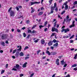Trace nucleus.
<instances>
[{
  "label": "nucleus",
  "mask_w": 77,
  "mask_h": 77,
  "mask_svg": "<svg viewBox=\"0 0 77 77\" xmlns=\"http://www.w3.org/2000/svg\"><path fill=\"white\" fill-rule=\"evenodd\" d=\"M56 21L54 23V26L52 27L51 30V31L52 32H58V29L56 28H55V27L56 26Z\"/></svg>",
  "instance_id": "nucleus-1"
},
{
  "label": "nucleus",
  "mask_w": 77,
  "mask_h": 77,
  "mask_svg": "<svg viewBox=\"0 0 77 77\" xmlns=\"http://www.w3.org/2000/svg\"><path fill=\"white\" fill-rule=\"evenodd\" d=\"M15 12L13 11H11L10 13V17H14L15 16Z\"/></svg>",
  "instance_id": "nucleus-2"
},
{
  "label": "nucleus",
  "mask_w": 77,
  "mask_h": 77,
  "mask_svg": "<svg viewBox=\"0 0 77 77\" xmlns=\"http://www.w3.org/2000/svg\"><path fill=\"white\" fill-rule=\"evenodd\" d=\"M75 21L73 20L72 22V25L69 26L70 28H72V27H74L75 26Z\"/></svg>",
  "instance_id": "nucleus-3"
},
{
  "label": "nucleus",
  "mask_w": 77,
  "mask_h": 77,
  "mask_svg": "<svg viewBox=\"0 0 77 77\" xmlns=\"http://www.w3.org/2000/svg\"><path fill=\"white\" fill-rule=\"evenodd\" d=\"M15 68H17V69H21V67L20 66V65L18 64H17L16 65V66H14Z\"/></svg>",
  "instance_id": "nucleus-4"
},
{
  "label": "nucleus",
  "mask_w": 77,
  "mask_h": 77,
  "mask_svg": "<svg viewBox=\"0 0 77 77\" xmlns=\"http://www.w3.org/2000/svg\"><path fill=\"white\" fill-rule=\"evenodd\" d=\"M2 38L3 39H6V38H7V36L6 35H5V34H3L2 36Z\"/></svg>",
  "instance_id": "nucleus-5"
},
{
  "label": "nucleus",
  "mask_w": 77,
  "mask_h": 77,
  "mask_svg": "<svg viewBox=\"0 0 77 77\" xmlns=\"http://www.w3.org/2000/svg\"><path fill=\"white\" fill-rule=\"evenodd\" d=\"M65 21H66V23H68V22L69 21V15H68L66 17Z\"/></svg>",
  "instance_id": "nucleus-6"
},
{
  "label": "nucleus",
  "mask_w": 77,
  "mask_h": 77,
  "mask_svg": "<svg viewBox=\"0 0 77 77\" xmlns=\"http://www.w3.org/2000/svg\"><path fill=\"white\" fill-rule=\"evenodd\" d=\"M27 62H25L23 65V68H26L27 66Z\"/></svg>",
  "instance_id": "nucleus-7"
},
{
  "label": "nucleus",
  "mask_w": 77,
  "mask_h": 77,
  "mask_svg": "<svg viewBox=\"0 0 77 77\" xmlns=\"http://www.w3.org/2000/svg\"><path fill=\"white\" fill-rule=\"evenodd\" d=\"M59 59H57L56 60V63L57 64V65H59Z\"/></svg>",
  "instance_id": "nucleus-8"
},
{
  "label": "nucleus",
  "mask_w": 77,
  "mask_h": 77,
  "mask_svg": "<svg viewBox=\"0 0 77 77\" xmlns=\"http://www.w3.org/2000/svg\"><path fill=\"white\" fill-rule=\"evenodd\" d=\"M48 44L49 46H51V45H52V44H53V42L52 41H50L49 42Z\"/></svg>",
  "instance_id": "nucleus-9"
},
{
  "label": "nucleus",
  "mask_w": 77,
  "mask_h": 77,
  "mask_svg": "<svg viewBox=\"0 0 77 77\" xmlns=\"http://www.w3.org/2000/svg\"><path fill=\"white\" fill-rule=\"evenodd\" d=\"M41 43L42 44H45V40L44 39L41 40Z\"/></svg>",
  "instance_id": "nucleus-10"
},
{
  "label": "nucleus",
  "mask_w": 77,
  "mask_h": 77,
  "mask_svg": "<svg viewBox=\"0 0 77 77\" xmlns=\"http://www.w3.org/2000/svg\"><path fill=\"white\" fill-rule=\"evenodd\" d=\"M58 45V43L57 42L54 45L53 47H57Z\"/></svg>",
  "instance_id": "nucleus-11"
},
{
  "label": "nucleus",
  "mask_w": 77,
  "mask_h": 77,
  "mask_svg": "<svg viewBox=\"0 0 77 77\" xmlns=\"http://www.w3.org/2000/svg\"><path fill=\"white\" fill-rule=\"evenodd\" d=\"M69 29L68 28L67 29H65L64 32L67 33V32H69Z\"/></svg>",
  "instance_id": "nucleus-12"
},
{
  "label": "nucleus",
  "mask_w": 77,
  "mask_h": 77,
  "mask_svg": "<svg viewBox=\"0 0 77 77\" xmlns=\"http://www.w3.org/2000/svg\"><path fill=\"white\" fill-rule=\"evenodd\" d=\"M19 55L20 56H24V53H23V52H21L20 53Z\"/></svg>",
  "instance_id": "nucleus-13"
},
{
  "label": "nucleus",
  "mask_w": 77,
  "mask_h": 77,
  "mask_svg": "<svg viewBox=\"0 0 77 77\" xmlns=\"http://www.w3.org/2000/svg\"><path fill=\"white\" fill-rule=\"evenodd\" d=\"M31 6H32V5H35V4H36V2H31Z\"/></svg>",
  "instance_id": "nucleus-14"
},
{
  "label": "nucleus",
  "mask_w": 77,
  "mask_h": 77,
  "mask_svg": "<svg viewBox=\"0 0 77 77\" xmlns=\"http://www.w3.org/2000/svg\"><path fill=\"white\" fill-rule=\"evenodd\" d=\"M43 14V12L41 11L38 13V15H42Z\"/></svg>",
  "instance_id": "nucleus-15"
},
{
  "label": "nucleus",
  "mask_w": 77,
  "mask_h": 77,
  "mask_svg": "<svg viewBox=\"0 0 77 77\" xmlns=\"http://www.w3.org/2000/svg\"><path fill=\"white\" fill-rule=\"evenodd\" d=\"M52 55H55L57 54L56 52H51Z\"/></svg>",
  "instance_id": "nucleus-16"
},
{
  "label": "nucleus",
  "mask_w": 77,
  "mask_h": 77,
  "mask_svg": "<svg viewBox=\"0 0 77 77\" xmlns=\"http://www.w3.org/2000/svg\"><path fill=\"white\" fill-rule=\"evenodd\" d=\"M67 9H68V5H65V10H67Z\"/></svg>",
  "instance_id": "nucleus-17"
},
{
  "label": "nucleus",
  "mask_w": 77,
  "mask_h": 77,
  "mask_svg": "<svg viewBox=\"0 0 77 77\" xmlns=\"http://www.w3.org/2000/svg\"><path fill=\"white\" fill-rule=\"evenodd\" d=\"M46 53H47L49 55H51V53L48 51H46Z\"/></svg>",
  "instance_id": "nucleus-18"
},
{
  "label": "nucleus",
  "mask_w": 77,
  "mask_h": 77,
  "mask_svg": "<svg viewBox=\"0 0 77 77\" xmlns=\"http://www.w3.org/2000/svg\"><path fill=\"white\" fill-rule=\"evenodd\" d=\"M61 63L62 65H63L65 64V63L64 62V61H61Z\"/></svg>",
  "instance_id": "nucleus-19"
},
{
  "label": "nucleus",
  "mask_w": 77,
  "mask_h": 77,
  "mask_svg": "<svg viewBox=\"0 0 77 77\" xmlns=\"http://www.w3.org/2000/svg\"><path fill=\"white\" fill-rule=\"evenodd\" d=\"M28 33H32V30H31L30 29H28Z\"/></svg>",
  "instance_id": "nucleus-20"
},
{
  "label": "nucleus",
  "mask_w": 77,
  "mask_h": 77,
  "mask_svg": "<svg viewBox=\"0 0 77 77\" xmlns=\"http://www.w3.org/2000/svg\"><path fill=\"white\" fill-rule=\"evenodd\" d=\"M54 8H55L54 7V6H53V7H51V11H54Z\"/></svg>",
  "instance_id": "nucleus-21"
},
{
  "label": "nucleus",
  "mask_w": 77,
  "mask_h": 77,
  "mask_svg": "<svg viewBox=\"0 0 77 77\" xmlns=\"http://www.w3.org/2000/svg\"><path fill=\"white\" fill-rule=\"evenodd\" d=\"M36 33V31L35 30H33L31 32V33Z\"/></svg>",
  "instance_id": "nucleus-22"
},
{
  "label": "nucleus",
  "mask_w": 77,
  "mask_h": 77,
  "mask_svg": "<svg viewBox=\"0 0 77 77\" xmlns=\"http://www.w3.org/2000/svg\"><path fill=\"white\" fill-rule=\"evenodd\" d=\"M5 70H2L1 72V74H3L5 72Z\"/></svg>",
  "instance_id": "nucleus-23"
},
{
  "label": "nucleus",
  "mask_w": 77,
  "mask_h": 77,
  "mask_svg": "<svg viewBox=\"0 0 77 77\" xmlns=\"http://www.w3.org/2000/svg\"><path fill=\"white\" fill-rule=\"evenodd\" d=\"M52 42H54V43H56V42H57V40H56V39H54L53 40V41H52Z\"/></svg>",
  "instance_id": "nucleus-24"
},
{
  "label": "nucleus",
  "mask_w": 77,
  "mask_h": 77,
  "mask_svg": "<svg viewBox=\"0 0 77 77\" xmlns=\"http://www.w3.org/2000/svg\"><path fill=\"white\" fill-rule=\"evenodd\" d=\"M74 37V35H73L71 36L70 38H69V39H71L72 38H73Z\"/></svg>",
  "instance_id": "nucleus-25"
},
{
  "label": "nucleus",
  "mask_w": 77,
  "mask_h": 77,
  "mask_svg": "<svg viewBox=\"0 0 77 77\" xmlns=\"http://www.w3.org/2000/svg\"><path fill=\"white\" fill-rule=\"evenodd\" d=\"M37 26V25H35L33 26L32 28V29H34V28L36 27Z\"/></svg>",
  "instance_id": "nucleus-26"
},
{
  "label": "nucleus",
  "mask_w": 77,
  "mask_h": 77,
  "mask_svg": "<svg viewBox=\"0 0 77 77\" xmlns=\"http://www.w3.org/2000/svg\"><path fill=\"white\" fill-rule=\"evenodd\" d=\"M72 67H75V66H77V64H75L72 66Z\"/></svg>",
  "instance_id": "nucleus-27"
},
{
  "label": "nucleus",
  "mask_w": 77,
  "mask_h": 77,
  "mask_svg": "<svg viewBox=\"0 0 77 77\" xmlns=\"http://www.w3.org/2000/svg\"><path fill=\"white\" fill-rule=\"evenodd\" d=\"M39 41V39H37L36 40H35L34 41V42H38Z\"/></svg>",
  "instance_id": "nucleus-28"
},
{
  "label": "nucleus",
  "mask_w": 77,
  "mask_h": 77,
  "mask_svg": "<svg viewBox=\"0 0 77 77\" xmlns=\"http://www.w3.org/2000/svg\"><path fill=\"white\" fill-rule=\"evenodd\" d=\"M67 4H68V1H67L66 2H65L64 3V5H65V6H66V5H67Z\"/></svg>",
  "instance_id": "nucleus-29"
},
{
  "label": "nucleus",
  "mask_w": 77,
  "mask_h": 77,
  "mask_svg": "<svg viewBox=\"0 0 77 77\" xmlns=\"http://www.w3.org/2000/svg\"><path fill=\"white\" fill-rule=\"evenodd\" d=\"M28 48H29V47L26 46L24 49V50H27V49H28Z\"/></svg>",
  "instance_id": "nucleus-30"
},
{
  "label": "nucleus",
  "mask_w": 77,
  "mask_h": 77,
  "mask_svg": "<svg viewBox=\"0 0 77 77\" xmlns=\"http://www.w3.org/2000/svg\"><path fill=\"white\" fill-rule=\"evenodd\" d=\"M34 12H35V9H32L31 11V14H32V13H33Z\"/></svg>",
  "instance_id": "nucleus-31"
},
{
  "label": "nucleus",
  "mask_w": 77,
  "mask_h": 77,
  "mask_svg": "<svg viewBox=\"0 0 77 77\" xmlns=\"http://www.w3.org/2000/svg\"><path fill=\"white\" fill-rule=\"evenodd\" d=\"M29 23H30V21H29V20H26V24H29Z\"/></svg>",
  "instance_id": "nucleus-32"
},
{
  "label": "nucleus",
  "mask_w": 77,
  "mask_h": 77,
  "mask_svg": "<svg viewBox=\"0 0 77 77\" xmlns=\"http://www.w3.org/2000/svg\"><path fill=\"white\" fill-rule=\"evenodd\" d=\"M16 51H17V50H16V49H15V50H13V54H14V53H15V52H16Z\"/></svg>",
  "instance_id": "nucleus-33"
},
{
  "label": "nucleus",
  "mask_w": 77,
  "mask_h": 77,
  "mask_svg": "<svg viewBox=\"0 0 77 77\" xmlns=\"http://www.w3.org/2000/svg\"><path fill=\"white\" fill-rule=\"evenodd\" d=\"M41 51V50H38V51H37V54H39V53L40 52V51Z\"/></svg>",
  "instance_id": "nucleus-34"
},
{
  "label": "nucleus",
  "mask_w": 77,
  "mask_h": 77,
  "mask_svg": "<svg viewBox=\"0 0 77 77\" xmlns=\"http://www.w3.org/2000/svg\"><path fill=\"white\" fill-rule=\"evenodd\" d=\"M12 7H10V8L9 9L8 11V12H9L11 11V10L12 9Z\"/></svg>",
  "instance_id": "nucleus-35"
},
{
  "label": "nucleus",
  "mask_w": 77,
  "mask_h": 77,
  "mask_svg": "<svg viewBox=\"0 0 77 77\" xmlns=\"http://www.w3.org/2000/svg\"><path fill=\"white\" fill-rule=\"evenodd\" d=\"M44 27V26H42V25H40L39 26V27L40 28V29H41L42 27Z\"/></svg>",
  "instance_id": "nucleus-36"
},
{
  "label": "nucleus",
  "mask_w": 77,
  "mask_h": 77,
  "mask_svg": "<svg viewBox=\"0 0 77 77\" xmlns=\"http://www.w3.org/2000/svg\"><path fill=\"white\" fill-rule=\"evenodd\" d=\"M29 59V57H25V60H27V59Z\"/></svg>",
  "instance_id": "nucleus-37"
},
{
  "label": "nucleus",
  "mask_w": 77,
  "mask_h": 77,
  "mask_svg": "<svg viewBox=\"0 0 77 77\" xmlns=\"http://www.w3.org/2000/svg\"><path fill=\"white\" fill-rule=\"evenodd\" d=\"M17 32H19L20 33H21V30L19 29H17Z\"/></svg>",
  "instance_id": "nucleus-38"
},
{
  "label": "nucleus",
  "mask_w": 77,
  "mask_h": 77,
  "mask_svg": "<svg viewBox=\"0 0 77 77\" xmlns=\"http://www.w3.org/2000/svg\"><path fill=\"white\" fill-rule=\"evenodd\" d=\"M65 12V11L64 10L61 13V15H63L64 13Z\"/></svg>",
  "instance_id": "nucleus-39"
},
{
  "label": "nucleus",
  "mask_w": 77,
  "mask_h": 77,
  "mask_svg": "<svg viewBox=\"0 0 77 77\" xmlns=\"http://www.w3.org/2000/svg\"><path fill=\"white\" fill-rule=\"evenodd\" d=\"M77 1H75L73 3V5H77Z\"/></svg>",
  "instance_id": "nucleus-40"
},
{
  "label": "nucleus",
  "mask_w": 77,
  "mask_h": 77,
  "mask_svg": "<svg viewBox=\"0 0 77 77\" xmlns=\"http://www.w3.org/2000/svg\"><path fill=\"white\" fill-rule=\"evenodd\" d=\"M20 77H23V76H24V75L23 74H21L19 75Z\"/></svg>",
  "instance_id": "nucleus-41"
},
{
  "label": "nucleus",
  "mask_w": 77,
  "mask_h": 77,
  "mask_svg": "<svg viewBox=\"0 0 77 77\" xmlns=\"http://www.w3.org/2000/svg\"><path fill=\"white\" fill-rule=\"evenodd\" d=\"M55 11H56L57 12V11H58V8H57V7H56V8L55 9Z\"/></svg>",
  "instance_id": "nucleus-42"
},
{
  "label": "nucleus",
  "mask_w": 77,
  "mask_h": 77,
  "mask_svg": "<svg viewBox=\"0 0 77 77\" xmlns=\"http://www.w3.org/2000/svg\"><path fill=\"white\" fill-rule=\"evenodd\" d=\"M57 5V4H56V3H54V7L55 8L56 7V6Z\"/></svg>",
  "instance_id": "nucleus-43"
},
{
  "label": "nucleus",
  "mask_w": 77,
  "mask_h": 77,
  "mask_svg": "<svg viewBox=\"0 0 77 77\" xmlns=\"http://www.w3.org/2000/svg\"><path fill=\"white\" fill-rule=\"evenodd\" d=\"M56 75V74H54L52 77H60V76H55V75Z\"/></svg>",
  "instance_id": "nucleus-44"
},
{
  "label": "nucleus",
  "mask_w": 77,
  "mask_h": 77,
  "mask_svg": "<svg viewBox=\"0 0 77 77\" xmlns=\"http://www.w3.org/2000/svg\"><path fill=\"white\" fill-rule=\"evenodd\" d=\"M23 37H24L26 36V33L24 32L23 33Z\"/></svg>",
  "instance_id": "nucleus-45"
},
{
  "label": "nucleus",
  "mask_w": 77,
  "mask_h": 77,
  "mask_svg": "<svg viewBox=\"0 0 77 77\" xmlns=\"http://www.w3.org/2000/svg\"><path fill=\"white\" fill-rule=\"evenodd\" d=\"M52 1L53 0H50L49 1V2L50 4H51V3H52Z\"/></svg>",
  "instance_id": "nucleus-46"
},
{
  "label": "nucleus",
  "mask_w": 77,
  "mask_h": 77,
  "mask_svg": "<svg viewBox=\"0 0 77 77\" xmlns=\"http://www.w3.org/2000/svg\"><path fill=\"white\" fill-rule=\"evenodd\" d=\"M1 45H3V46H5V42H2L1 43Z\"/></svg>",
  "instance_id": "nucleus-47"
},
{
  "label": "nucleus",
  "mask_w": 77,
  "mask_h": 77,
  "mask_svg": "<svg viewBox=\"0 0 77 77\" xmlns=\"http://www.w3.org/2000/svg\"><path fill=\"white\" fill-rule=\"evenodd\" d=\"M73 42H74L73 40H71L70 41V43H73Z\"/></svg>",
  "instance_id": "nucleus-48"
},
{
  "label": "nucleus",
  "mask_w": 77,
  "mask_h": 77,
  "mask_svg": "<svg viewBox=\"0 0 77 77\" xmlns=\"http://www.w3.org/2000/svg\"><path fill=\"white\" fill-rule=\"evenodd\" d=\"M65 29L63 28V29H62V30H61V32H63L64 31H65Z\"/></svg>",
  "instance_id": "nucleus-49"
},
{
  "label": "nucleus",
  "mask_w": 77,
  "mask_h": 77,
  "mask_svg": "<svg viewBox=\"0 0 77 77\" xmlns=\"http://www.w3.org/2000/svg\"><path fill=\"white\" fill-rule=\"evenodd\" d=\"M21 47H20V48L17 49V51H21Z\"/></svg>",
  "instance_id": "nucleus-50"
},
{
  "label": "nucleus",
  "mask_w": 77,
  "mask_h": 77,
  "mask_svg": "<svg viewBox=\"0 0 77 77\" xmlns=\"http://www.w3.org/2000/svg\"><path fill=\"white\" fill-rule=\"evenodd\" d=\"M41 11H43V10H44V8L43 7H42V8H41Z\"/></svg>",
  "instance_id": "nucleus-51"
},
{
  "label": "nucleus",
  "mask_w": 77,
  "mask_h": 77,
  "mask_svg": "<svg viewBox=\"0 0 77 77\" xmlns=\"http://www.w3.org/2000/svg\"><path fill=\"white\" fill-rule=\"evenodd\" d=\"M12 70H14V71H17V69L15 68H13L12 69Z\"/></svg>",
  "instance_id": "nucleus-52"
},
{
  "label": "nucleus",
  "mask_w": 77,
  "mask_h": 77,
  "mask_svg": "<svg viewBox=\"0 0 77 77\" xmlns=\"http://www.w3.org/2000/svg\"><path fill=\"white\" fill-rule=\"evenodd\" d=\"M33 75H34V73H33L31 75L30 77H32Z\"/></svg>",
  "instance_id": "nucleus-53"
},
{
  "label": "nucleus",
  "mask_w": 77,
  "mask_h": 77,
  "mask_svg": "<svg viewBox=\"0 0 77 77\" xmlns=\"http://www.w3.org/2000/svg\"><path fill=\"white\" fill-rule=\"evenodd\" d=\"M47 23H48L47 21L45 22V24H44L45 26H46V25H47Z\"/></svg>",
  "instance_id": "nucleus-54"
},
{
  "label": "nucleus",
  "mask_w": 77,
  "mask_h": 77,
  "mask_svg": "<svg viewBox=\"0 0 77 77\" xmlns=\"http://www.w3.org/2000/svg\"><path fill=\"white\" fill-rule=\"evenodd\" d=\"M73 70H75V71H77V67L73 69Z\"/></svg>",
  "instance_id": "nucleus-55"
},
{
  "label": "nucleus",
  "mask_w": 77,
  "mask_h": 77,
  "mask_svg": "<svg viewBox=\"0 0 77 77\" xmlns=\"http://www.w3.org/2000/svg\"><path fill=\"white\" fill-rule=\"evenodd\" d=\"M47 30H48L47 28H45L44 29L45 32H47Z\"/></svg>",
  "instance_id": "nucleus-56"
},
{
  "label": "nucleus",
  "mask_w": 77,
  "mask_h": 77,
  "mask_svg": "<svg viewBox=\"0 0 77 77\" xmlns=\"http://www.w3.org/2000/svg\"><path fill=\"white\" fill-rule=\"evenodd\" d=\"M66 21V19H65L64 20L63 22V24H64L65 22Z\"/></svg>",
  "instance_id": "nucleus-57"
},
{
  "label": "nucleus",
  "mask_w": 77,
  "mask_h": 77,
  "mask_svg": "<svg viewBox=\"0 0 77 77\" xmlns=\"http://www.w3.org/2000/svg\"><path fill=\"white\" fill-rule=\"evenodd\" d=\"M6 68H8V64H7L6 65Z\"/></svg>",
  "instance_id": "nucleus-58"
},
{
  "label": "nucleus",
  "mask_w": 77,
  "mask_h": 77,
  "mask_svg": "<svg viewBox=\"0 0 77 77\" xmlns=\"http://www.w3.org/2000/svg\"><path fill=\"white\" fill-rule=\"evenodd\" d=\"M0 53H3V51L2 50H1L0 51Z\"/></svg>",
  "instance_id": "nucleus-59"
},
{
  "label": "nucleus",
  "mask_w": 77,
  "mask_h": 77,
  "mask_svg": "<svg viewBox=\"0 0 77 77\" xmlns=\"http://www.w3.org/2000/svg\"><path fill=\"white\" fill-rule=\"evenodd\" d=\"M21 29H22V30H24V29H26V27H23V28H21Z\"/></svg>",
  "instance_id": "nucleus-60"
},
{
  "label": "nucleus",
  "mask_w": 77,
  "mask_h": 77,
  "mask_svg": "<svg viewBox=\"0 0 77 77\" xmlns=\"http://www.w3.org/2000/svg\"><path fill=\"white\" fill-rule=\"evenodd\" d=\"M51 48L52 50H53V49H54V47L53 46H51Z\"/></svg>",
  "instance_id": "nucleus-61"
},
{
  "label": "nucleus",
  "mask_w": 77,
  "mask_h": 77,
  "mask_svg": "<svg viewBox=\"0 0 77 77\" xmlns=\"http://www.w3.org/2000/svg\"><path fill=\"white\" fill-rule=\"evenodd\" d=\"M54 12V11H51L50 12V14H53Z\"/></svg>",
  "instance_id": "nucleus-62"
},
{
  "label": "nucleus",
  "mask_w": 77,
  "mask_h": 77,
  "mask_svg": "<svg viewBox=\"0 0 77 77\" xmlns=\"http://www.w3.org/2000/svg\"><path fill=\"white\" fill-rule=\"evenodd\" d=\"M65 64L64 66V67H66V66H67V64Z\"/></svg>",
  "instance_id": "nucleus-63"
},
{
  "label": "nucleus",
  "mask_w": 77,
  "mask_h": 77,
  "mask_svg": "<svg viewBox=\"0 0 77 77\" xmlns=\"http://www.w3.org/2000/svg\"><path fill=\"white\" fill-rule=\"evenodd\" d=\"M5 43L6 44H9V42H8V41H6L5 42Z\"/></svg>",
  "instance_id": "nucleus-64"
}]
</instances>
